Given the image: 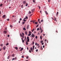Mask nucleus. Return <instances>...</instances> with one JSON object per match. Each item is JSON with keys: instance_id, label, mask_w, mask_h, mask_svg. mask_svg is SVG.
Instances as JSON below:
<instances>
[{"instance_id": "nucleus-29", "label": "nucleus", "mask_w": 61, "mask_h": 61, "mask_svg": "<svg viewBox=\"0 0 61 61\" xmlns=\"http://www.w3.org/2000/svg\"><path fill=\"white\" fill-rule=\"evenodd\" d=\"M22 58H24V55H23L22 56Z\"/></svg>"}, {"instance_id": "nucleus-42", "label": "nucleus", "mask_w": 61, "mask_h": 61, "mask_svg": "<svg viewBox=\"0 0 61 61\" xmlns=\"http://www.w3.org/2000/svg\"><path fill=\"white\" fill-rule=\"evenodd\" d=\"M29 52H30V53H31V50H29Z\"/></svg>"}, {"instance_id": "nucleus-14", "label": "nucleus", "mask_w": 61, "mask_h": 61, "mask_svg": "<svg viewBox=\"0 0 61 61\" xmlns=\"http://www.w3.org/2000/svg\"><path fill=\"white\" fill-rule=\"evenodd\" d=\"M23 48H21V50H20V51H22V50H23Z\"/></svg>"}, {"instance_id": "nucleus-18", "label": "nucleus", "mask_w": 61, "mask_h": 61, "mask_svg": "<svg viewBox=\"0 0 61 61\" xmlns=\"http://www.w3.org/2000/svg\"><path fill=\"white\" fill-rule=\"evenodd\" d=\"M58 15V12H57L56 13V15Z\"/></svg>"}, {"instance_id": "nucleus-54", "label": "nucleus", "mask_w": 61, "mask_h": 61, "mask_svg": "<svg viewBox=\"0 0 61 61\" xmlns=\"http://www.w3.org/2000/svg\"><path fill=\"white\" fill-rule=\"evenodd\" d=\"M22 43H24V40H22Z\"/></svg>"}, {"instance_id": "nucleus-57", "label": "nucleus", "mask_w": 61, "mask_h": 61, "mask_svg": "<svg viewBox=\"0 0 61 61\" xmlns=\"http://www.w3.org/2000/svg\"><path fill=\"white\" fill-rule=\"evenodd\" d=\"M45 46H43V48H45Z\"/></svg>"}, {"instance_id": "nucleus-34", "label": "nucleus", "mask_w": 61, "mask_h": 61, "mask_svg": "<svg viewBox=\"0 0 61 61\" xmlns=\"http://www.w3.org/2000/svg\"><path fill=\"white\" fill-rule=\"evenodd\" d=\"M27 41L28 42H29V39H27Z\"/></svg>"}, {"instance_id": "nucleus-5", "label": "nucleus", "mask_w": 61, "mask_h": 61, "mask_svg": "<svg viewBox=\"0 0 61 61\" xmlns=\"http://www.w3.org/2000/svg\"><path fill=\"white\" fill-rule=\"evenodd\" d=\"M25 19H28V17L27 16H26L25 18H24L23 19V20H25Z\"/></svg>"}, {"instance_id": "nucleus-60", "label": "nucleus", "mask_w": 61, "mask_h": 61, "mask_svg": "<svg viewBox=\"0 0 61 61\" xmlns=\"http://www.w3.org/2000/svg\"><path fill=\"white\" fill-rule=\"evenodd\" d=\"M39 23L40 24H41V22L40 21H39Z\"/></svg>"}, {"instance_id": "nucleus-38", "label": "nucleus", "mask_w": 61, "mask_h": 61, "mask_svg": "<svg viewBox=\"0 0 61 61\" xmlns=\"http://www.w3.org/2000/svg\"><path fill=\"white\" fill-rule=\"evenodd\" d=\"M22 20V18H20V21H21Z\"/></svg>"}, {"instance_id": "nucleus-53", "label": "nucleus", "mask_w": 61, "mask_h": 61, "mask_svg": "<svg viewBox=\"0 0 61 61\" xmlns=\"http://www.w3.org/2000/svg\"><path fill=\"white\" fill-rule=\"evenodd\" d=\"M10 27H13V26H12L11 25H10Z\"/></svg>"}, {"instance_id": "nucleus-31", "label": "nucleus", "mask_w": 61, "mask_h": 61, "mask_svg": "<svg viewBox=\"0 0 61 61\" xmlns=\"http://www.w3.org/2000/svg\"><path fill=\"white\" fill-rule=\"evenodd\" d=\"M27 5H28V4L27 3L26 4L25 6H27Z\"/></svg>"}, {"instance_id": "nucleus-22", "label": "nucleus", "mask_w": 61, "mask_h": 61, "mask_svg": "<svg viewBox=\"0 0 61 61\" xmlns=\"http://www.w3.org/2000/svg\"><path fill=\"white\" fill-rule=\"evenodd\" d=\"M26 37L25 36V39H24V40H25L26 41Z\"/></svg>"}, {"instance_id": "nucleus-64", "label": "nucleus", "mask_w": 61, "mask_h": 61, "mask_svg": "<svg viewBox=\"0 0 61 61\" xmlns=\"http://www.w3.org/2000/svg\"><path fill=\"white\" fill-rule=\"evenodd\" d=\"M43 42V41H41V43H42V42Z\"/></svg>"}, {"instance_id": "nucleus-48", "label": "nucleus", "mask_w": 61, "mask_h": 61, "mask_svg": "<svg viewBox=\"0 0 61 61\" xmlns=\"http://www.w3.org/2000/svg\"><path fill=\"white\" fill-rule=\"evenodd\" d=\"M2 51V49L1 48H0V51Z\"/></svg>"}, {"instance_id": "nucleus-40", "label": "nucleus", "mask_w": 61, "mask_h": 61, "mask_svg": "<svg viewBox=\"0 0 61 61\" xmlns=\"http://www.w3.org/2000/svg\"><path fill=\"white\" fill-rule=\"evenodd\" d=\"M25 22H22V24L23 25H24V24H25Z\"/></svg>"}, {"instance_id": "nucleus-24", "label": "nucleus", "mask_w": 61, "mask_h": 61, "mask_svg": "<svg viewBox=\"0 0 61 61\" xmlns=\"http://www.w3.org/2000/svg\"><path fill=\"white\" fill-rule=\"evenodd\" d=\"M31 35V34H28V36H30Z\"/></svg>"}, {"instance_id": "nucleus-37", "label": "nucleus", "mask_w": 61, "mask_h": 61, "mask_svg": "<svg viewBox=\"0 0 61 61\" xmlns=\"http://www.w3.org/2000/svg\"><path fill=\"white\" fill-rule=\"evenodd\" d=\"M12 17H15V15H12Z\"/></svg>"}, {"instance_id": "nucleus-51", "label": "nucleus", "mask_w": 61, "mask_h": 61, "mask_svg": "<svg viewBox=\"0 0 61 61\" xmlns=\"http://www.w3.org/2000/svg\"><path fill=\"white\" fill-rule=\"evenodd\" d=\"M36 52H38V50L37 49L36 50Z\"/></svg>"}, {"instance_id": "nucleus-43", "label": "nucleus", "mask_w": 61, "mask_h": 61, "mask_svg": "<svg viewBox=\"0 0 61 61\" xmlns=\"http://www.w3.org/2000/svg\"><path fill=\"white\" fill-rule=\"evenodd\" d=\"M38 25H38V24H37V25L36 26V27H37L38 26Z\"/></svg>"}, {"instance_id": "nucleus-23", "label": "nucleus", "mask_w": 61, "mask_h": 61, "mask_svg": "<svg viewBox=\"0 0 61 61\" xmlns=\"http://www.w3.org/2000/svg\"><path fill=\"white\" fill-rule=\"evenodd\" d=\"M35 24H36V25H37V24H38V23L37 22H35Z\"/></svg>"}, {"instance_id": "nucleus-47", "label": "nucleus", "mask_w": 61, "mask_h": 61, "mask_svg": "<svg viewBox=\"0 0 61 61\" xmlns=\"http://www.w3.org/2000/svg\"><path fill=\"white\" fill-rule=\"evenodd\" d=\"M39 30V28H38L37 29V31H38V30Z\"/></svg>"}, {"instance_id": "nucleus-52", "label": "nucleus", "mask_w": 61, "mask_h": 61, "mask_svg": "<svg viewBox=\"0 0 61 61\" xmlns=\"http://www.w3.org/2000/svg\"><path fill=\"white\" fill-rule=\"evenodd\" d=\"M36 39L37 38V36H36Z\"/></svg>"}, {"instance_id": "nucleus-50", "label": "nucleus", "mask_w": 61, "mask_h": 61, "mask_svg": "<svg viewBox=\"0 0 61 61\" xmlns=\"http://www.w3.org/2000/svg\"><path fill=\"white\" fill-rule=\"evenodd\" d=\"M7 21H9V19H7Z\"/></svg>"}, {"instance_id": "nucleus-30", "label": "nucleus", "mask_w": 61, "mask_h": 61, "mask_svg": "<svg viewBox=\"0 0 61 61\" xmlns=\"http://www.w3.org/2000/svg\"><path fill=\"white\" fill-rule=\"evenodd\" d=\"M26 44L27 45L28 44V42H26Z\"/></svg>"}, {"instance_id": "nucleus-3", "label": "nucleus", "mask_w": 61, "mask_h": 61, "mask_svg": "<svg viewBox=\"0 0 61 61\" xmlns=\"http://www.w3.org/2000/svg\"><path fill=\"white\" fill-rule=\"evenodd\" d=\"M3 32H4V34H6V33H7V31H6L4 30V31Z\"/></svg>"}, {"instance_id": "nucleus-17", "label": "nucleus", "mask_w": 61, "mask_h": 61, "mask_svg": "<svg viewBox=\"0 0 61 61\" xmlns=\"http://www.w3.org/2000/svg\"><path fill=\"white\" fill-rule=\"evenodd\" d=\"M9 58H10V56H8V57L7 59H9Z\"/></svg>"}, {"instance_id": "nucleus-49", "label": "nucleus", "mask_w": 61, "mask_h": 61, "mask_svg": "<svg viewBox=\"0 0 61 61\" xmlns=\"http://www.w3.org/2000/svg\"><path fill=\"white\" fill-rule=\"evenodd\" d=\"M15 58H13L12 59V60H15Z\"/></svg>"}, {"instance_id": "nucleus-45", "label": "nucleus", "mask_w": 61, "mask_h": 61, "mask_svg": "<svg viewBox=\"0 0 61 61\" xmlns=\"http://www.w3.org/2000/svg\"><path fill=\"white\" fill-rule=\"evenodd\" d=\"M28 14H31V11H30L29 12Z\"/></svg>"}, {"instance_id": "nucleus-21", "label": "nucleus", "mask_w": 61, "mask_h": 61, "mask_svg": "<svg viewBox=\"0 0 61 61\" xmlns=\"http://www.w3.org/2000/svg\"><path fill=\"white\" fill-rule=\"evenodd\" d=\"M9 45V43H7L6 44V46H8Z\"/></svg>"}, {"instance_id": "nucleus-58", "label": "nucleus", "mask_w": 61, "mask_h": 61, "mask_svg": "<svg viewBox=\"0 0 61 61\" xmlns=\"http://www.w3.org/2000/svg\"><path fill=\"white\" fill-rule=\"evenodd\" d=\"M34 47H35V46L33 45V48H34Z\"/></svg>"}, {"instance_id": "nucleus-36", "label": "nucleus", "mask_w": 61, "mask_h": 61, "mask_svg": "<svg viewBox=\"0 0 61 61\" xmlns=\"http://www.w3.org/2000/svg\"><path fill=\"white\" fill-rule=\"evenodd\" d=\"M27 39H29V37H27Z\"/></svg>"}, {"instance_id": "nucleus-26", "label": "nucleus", "mask_w": 61, "mask_h": 61, "mask_svg": "<svg viewBox=\"0 0 61 61\" xmlns=\"http://www.w3.org/2000/svg\"><path fill=\"white\" fill-rule=\"evenodd\" d=\"M2 5H3V4H1L0 5V6L1 7V6H2Z\"/></svg>"}, {"instance_id": "nucleus-16", "label": "nucleus", "mask_w": 61, "mask_h": 61, "mask_svg": "<svg viewBox=\"0 0 61 61\" xmlns=\"http://www.w3.org/2000/svg\"><path fill=\"white\" fill-rule=\"evenodd\" d=\"M40 38L41 39V40H42V36H40Z\"/></svg>"}, {"instance_id": "nucleus-4", "label": "nucleus", "mask_w": 61, "mask_h": 61, "mask_svg": "<svg viewBox=\"0 0 61 61\" xmlns=\"http://www.w3.org/2000/svg\"><path fill=\"white\" fill-rule=\"evenodd\" d=\"M29 25H28L27 26L26 29H28L29 28Z\"/></svg>"}, {"instance_id": "nucleus-35", "label": "nucleus", "mask_w": 61, "mask_h": 61, "mask_svg": "<svg viewBox=\"0 0 61 61\" xmlns=\"http://www.w3.org/2000/svg\"><path fill=\"white\" fill-rule=\"evenodd\" d=\"M29 34H31V31H29Z\"/></svg>"}, {"instance_id": "nucleus-9", "label": "nucleus", "mask_w": 61, "mask_h": 61, "mask_svg": "<svg viewBox=\"0 0 61 61\" xmlns=\"http://www.w3.org/2000/svg\"><path fill=\"white\" fill-rule=\"evenodd\" d=\"M46 15H48V13H47V11H46L45 12Z\"/></svg>"}, {"instance_id": "nucleus-25", "label": "nucleus", "mask_w": 61, "mask_h": 61, "mask_svg": "<svg viewBox=\"0 0 61 61\" xmlns=\"http://www.w3.org/2000/svg\"><path fill=\"white\" fill-rule=\"evenodd\" d=\"M29 56H26V58H27V59H28V58H29Z\"/></svg>"}, {"instance_id": "nucleus-39", "label": "nucleus", "mask_w": 61, "mask_h": 61, "mask_svg": "<svg viewBox=\"0 0 61 61\" xmlns=\"http://www.w3.org/2000/svg\"><path fill=\"white\" fill-rule=\"evenodd\" d=\"M41 30V31L40 32V33H42V32H43V30Z\"/></svg>"}, {"instance_id": "nucleus-2", "label": "nucleus", "mask_w": 61, "mask_h": 61, "mask_svg": "<svg viewBox=\"0 0 61 61\" xmlns=\"http://www.w3.org/2000/svg\"><path fill=\"white\" fill-rule=\"evenodd\" d=\"M26 3V1H23V4H25Z\"/></svg>"}, {"instance_id": "nucleus-56", "label": "nucleus", "mask_w": 61, "mask_h": 61, "mask_svg": "<svg viewBox=\"0 0 61 61\" xmlns=\"http://www.w3.org/2000/svg\"><path fill=\"white\" fill-rule=\"evenodd\" d=\"M35 21H33V24H34L35 23Z\"/></svg>"}, {"instance_id": "nucleus-19", "label": "nucleus", "mask_w": 61, "mask_h": 61, "mask_svg": "<svg viewBox=\"0 0 61 61\" xmlns=\"http://www.w3.org/2000/svg\"><path fill=\"white\" fill-rule=\"evenodd\" d=\"M15 48L17 50V49H18V48H17V47H15Z\"/></svg>"}, {"instance_id": "nucleus-27", "label": "nucleus", "mask_w": 61, "mask_h": 61, "mask_svg": "<svg viewBox=\"0 0 61 61\" xmlns=\"http://www.w3.org/2000/svg\"><path fill=\"white\" fill-rule=\"evenodd\" d=\"M40 29L41 30H42V28L40 26Z\"/></svg>"}, {"instance_id": "nucleus-63", "label": "nucleus", "mask_w": 61, "mask_h": 61, "mask_svg": "<svg viewBox=\"0 0 61 61\" xmlns=\"http://www.w3.org/2000/svg\"><path fill=\"white\" fill-rule=\"evenodd\" d=\"M41 44L42 45H44V43H42Z\"/></svg>"}, {"instance_id": "nucleus-33", "label": "nucleus", "mask_w": 61, "mask_h": 61, "mask_svg": "<svg viewBox=\"0 0 61 61\" xmlns=\"http://www.w3.org/2000/svg\"><path fill=\"white\" fill-rule=\"evenodd\" d=\"M33 3H35V0H33Z\"/></svg>"}, {"instance_id": "nucleus-7", "label": "nucleus", "mask_w": 61, "mask_h": 61, "mask_svg": "<svg viewBox=\"0 0 61 61\" xmlns=\"http://www.w3.org/2000/svg\"><path fill=\"white\" fill-rule=\"evenodd\" d=\"M32 52H33V48L32 47H31L30 48Z\"/></svg>"}, {"instance_id": "nucleus-12", "label": "nucleus", "mask_w": 61, "mask_h": 61, "mask_svg": "<svg viewBox=\"0 0 61 61\" xmlns=\"http://www.w3.org/2000/svg\"><path fill=\"white\" fill-rule=\"evenodd\" d=\"M25 34L26 35H27V32L25 31Z\"/></svg>"}, {"instance_id": "nucleus-13", "label": "nucleus", "mask_w": 61, "mask_h": 61, "mask_svg": "<svg viewBox=\"0 0 61 61\" xmlns=\"http://www.w3.org/2000/svg\"><path fill=\"white\" fill-rule=\"evenodd\" d=\"M11 56H12V57H15V55L14 54H12Z\"/></svg>"}, {"instance_id": "nucleus-61", "label": "nucleus", "mask_w": 61, "mask_h": 61, "mask_svg": "<svg viewBox=\"0 0 61 61\" xmlns=\"http://www.w3.org/2000/svg\"><path fill=\"white\" fill-rule=\"evenodd\" d=\"M37 45V43H35V45H36H36Z\"/></svg>"}, {"instance_id": "nucleus-11", "label": "nucleus", "mask_w": 61, "mask_h": 61, "mask_svg": "<svg viewBox=\"0 0 61 61\" xmlns=\"http://www.w3.org/2000/svg\"><path fill=\"white\" fill-rule=\"evenodd\" d=\"M24 6L23 5H21V7L22 8H24Z\"/></svg>"}, {"instance_id": "nucleus-46", "label": "nucleus", "mask_w": 61, "mask_h": 61, "mask_svg": "<svg viewBox=\"0 0 61 61\" xmlns=\"http://www.w3.org/2000/svg\"><path fill=\"white\" fill-rule=\"evenodd\" d=\"M10 36L9 35H7V36H8V37H9Z\"/></svg>"}, {"instance_id": "nucleus-10", "label": "nucleus", "mask_w": 61, "mask_h": 61, "mask_svg": "<svg viewBox=\"0 0 61 61\" xmlns=\"http://www.w3.org/2000/svg\"><path fill=\"white\" fill-rule=\"evenodd\" d=\"M31 11L32 12H34V11H35V9H32L31 10Z\"/></svg>"}, {"instance_id": "nucleus-20", "label": "nucleus", "mask_w": 61, "mask_h": 61, "mask_svg": "<svg viewBox=\"0 0 61 61\" xmlns=\"http://www.w3.org/2000/svg\"><path fill=\"white\" fill-rule=\"evenodd\" d=\"M0 46H3V44H1L0 45Z\"/></svg>"}, {"instance_id": "nucleus-1", "label": "nucleus", "mask_w": 61, "mask_h": 61, "mask_svg": "<svg viewBox=\"0 0 61 61\" xmlns=\"http://www.w3.org/2000/svg\"><path fill=\"white\" fill-rule=\"evenodd\" d=\"M3 50H5V49H6V47L5 46H4L3 48Z\"/></svg>"}, {"instance_id": "nucleus-62", "label": "nucleus", "mask_w": 61, "mask_h": 61, "mask_svg": "<svg viewBox=\"0 0 61 61\" xmlns=\"http://www.w3.org/2000/svg\"><path fill=\"white\" fill-rule=\"evenodd\" d=\"M40 21V19H39L38 20V21Z\"/></svg>"}, {"instance_id": "nucleus-32", "label": "nucleus", "mask_w": 61, "mask_h": 61, "mask_svg": "<svg viewBox=\"0 0 61 61\" xmlns=\"http://www.w3.org/2000/svg\"><path fill=\"white\" fill-rule=\"evenodd\" d=\"M35 43V42L34 41L32 42V45H34V43Z\"/></svg>"}, {"instance_id": "nucleus-41", "label": "nucleus", "mask_w": 61, "mask_h": 61, "mask_svg": "<svg viewBox=\"0 0 61 61\" xmlns=\"http://www.w3.org/2000/svg\"><path fill=\"white\" fill-rule=\"evenodd\" d=\"M15 60H16V59H17V57H15Z\"/></svg>"}, {"instance_id": "nucleus-59", "label": "nucleus", "mask_w": 61, "mask_h": 61, "mask_svg": "<svg viewBox=\"0 0 61 61\" xmlns=\"http://www.w3.org/2000/svg\"><path fill=\"white\" fill-rule=\"evenodd\" d=\"M5 53H6V52H5L4 53V55L5 56Z\"/></svg>"}, {"instance_id": "nucleus-6", "label": "nucleus", "mask_w": 61, "mask_h": 61, "mask_svg": "<svg viewBox=\"0 0 61 61\" xmlns=\"http://www.w3.org/2000/svg\"><path fill=\"white\" fill-rule=\"evenodd\" d=\"M35 37V36L34 35H31L30 36V37Z\"/></svg>"}, {"instance_id": "nucleus-8", "label": "nucleus", "mask_w": 61, "mask_h": 61, "mask_svg": "<svg viewBox=\"0 0 61 61\" xmlns=\"http://www.w3.org/2000/svg\"><path fill=\"white\" fill-rule=\"evenodd\" d=\"M40 50H43V48L42 46H41L40 48Z\"/></svg>"}, {"instance_id": "nucleus-15", "label": "nucleus", "mask_w": 61, "mask_h": 61, "mask_svg": "<svg viewBox=\"0 0 61 61\" xmlns=\"http://www.w3.org/2000/svg\"><path fill=\"white\" fill-rule=\"evenodd\" d=\"M23 29L25 31V30H26V29H25V28H23Z\"/></svg>"}, {"instance_id": "nucleus-55", "label": "nucleus", "mask_w": 61, "mask_h": 61, "mask_svg": "<svg viewBox=\"0 0 61 61\" xmlns=\"http://www.w3.org/2000/svg\"><path fill=\"white\" fill-rule=\"evenodd\" d=\"M43 21V20H41V22H42Z\"/></svg>"}, {"instance_id": "nucleus-28", "label": "nucleus", "mask_w": 61, "mask_h": 61, "mask_svg": "<svg viewBox=\"0 0 61 61\" xmlns=\"http://www.w3.org/2000/svg\"><path fill=\"white\" fill-rule=\"evenodd\" d=\"M5 15H4L3 16V17H4V18H5Z\"/></svg>"}, {"instance_id": "nucleus-44", "label": "nucleus", "mask_w": 61, "mask_h": 61, "mask_svg": "<svg viewBox=\"0 0 61 61\" xmlns=\"http://www.w3.org/2000/svg\"><path fill=\"white\" fill-rule=\"evenodd\" d=\"M22 35L23 36H24V33H23V32L22 33Z\"/></svg>"}]
</instances>
